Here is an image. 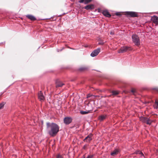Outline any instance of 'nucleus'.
Listing matches in <instances>:
<instances>
[{"label":"nucleus","instance_id":"obj_1","mask_svg":"<svg viewBox=\"0 0 158 158\" xmlns=\"http://www.w3.org/2000/svg\"><path fill=\"white\" fill-rule=\"evenodd\" d=\"M47 128L48 134L52 136H55L59 131V127L56 123H47Z\"/></svg>","mask_w":158,"mask_h":158},{"label":"nucleus","instance_id":"obj_2","mask_svg":"<svg viewBox=\"0 0 158 158\" xmlns=\"http://www.w3.org/2000/svg\"><path fill=\"white\" fill-rule=\"evenodd\" d=\"M132 41L137 46L140 45V42L139 37L136 35H133L132 36Z\"/></svg>","mask_w":158,"mask_h":158},{"label":"nucleus","instance_id":"obj_3","mask_svg":"<svg viewBox=\"0 0 158 158\" xmlns=\"http://www.w3.org/2000/svg\"><path fill=\"white\" fill-rule=\"evenodd\" d=\"M125 14L130 17H137L138 16L137 13L135 12L127 11L126 12Z\"/></svg>","mask_w":158,"mask_h":158},{"label":"nucleus","instance_id":"obj_4","mask_svg":"<svg viewBox=\"0 0 158 158\" xmlns=\"http://www.w3.org/2000/svg\"><path fill=\"white\" fill-rule=\"evenodd\" d=\"M101 49L100 48H98L96 49L93 51L91 53L90 55L92 57H94L97 56L100 52Z\"/></svg>","mask_w":158,"mask_h":158},{"label":"nucleus","instance_id":"obj_5","mask_svg":"<svg viewBox=\"0 0 158 158\" xmlns=\"http://www.w3.org/2000/svg\"><path fill=\"white\" fill-rule=\"evenodd\" d=\"M64 121L65 124L68 125L72 122V118L70 117H66L64 118Z\"/></svg>","mask_w":158,"mask_h":158},{"label":"nucleus","instance_id":"obj_6","mask_svg":"<svg viewBox=\"0 0 158 158\" xmlns=\"http://www.w3.org/2000/svg\"><path fill=\"white\" fill-rule=\"evenodd\" d=\"M129 48H130L129 47L127 46H123L121 48L118 52L119 53H122L125 52L128 50Z\"/></svg>","mask_w":158,"mask_h":158},{"label":"nucleus","instance_id":"obj_7","mask_svg":"<svg viewBox=\"0 0 158 158\" xmlns=\"http://www.w3.org/2000/svg\"><path fill=\"white\" fill-rule=\"evenodd\" d=\"M92 134H89L84 139L83 141L87 142H90L92 139Z\"/></svg>","mask_w":158,"mask_h":158},{"label":"nucleus","instance_id":"obj_8","mask_svg":"<svg viewBox=\"0 0 158 158\" xmlns=\"http://www.w3.org/2000/svg\"><path fill=\"white\" fill-rule=\"evenodd\" d=\"M38 97L40 101H43L45 99V97L41 91L38 93Z\"/></svg>","mask_w":158,"mask_h":158},{"label":"nucleus","instance_id":"obj_9","mask_svg":"<svg viewBox=\"0 0 158 158\" xmlns=\"http://www.w3.org/2000/svg\"><path fill=\"white\" fill-rule=\"evenodd\" d=\"M151 19L154 23L156 24H158V17L154 15L152 17Z\"/></svg>","mask_w":158,"mask_h":158},{"label":"nucleus","instance_id":"obj_10","mask_svg":"<svg viewBox=\"0 0 158 158\" xmlns=\"http://www.w3.org/2000/svg\"><path fill=\"white\" fill-rule=\"evenodd\" d=\"M102 14L107 17H111V15L107 10H104L102 12Z\"/></svg>","mask_w":158,"mask_h":158},{"label":"nucleus","instance_id":"obj_11","mask_svg":"<svg viewBox=\"0 0 158 158\" xmlns=\"http://www.w3.org/2000/svg\"><path fill=\"white\" fill-rule=\"evenodd\" d=\"M94 5L93 4H89L85 6L84 8L86 10H93V9Z\"/></svg>","mask_w":158,"mask_h":158},{"label":"nucleus","instance_id":"obj_12","mask_svg":"<svg viewBox=\"0 0 158 158\" xmlns=\"http://www.w3.org/2000/svg\"><path fill=\"white\" fill-rule=\"evenodd\" d=\"M27 17L32 21H35L36 20V18L34 16L31 15H26Z\"/></svg>","mask_w":158,"mask_h":158},{"label":"nucleus","instance_id":"obj_13","mask_svg":"<svg viewBox=\"0 0 158 158\" xmlns=\"http://www.w3.org/2000/svg\"><path fill=\"white\" fill-rule=\"evenodd\" d=\"M92 0H80L79 1V2L80 3H84L85 4H87L90 2Z\"/></svg>","mask_w":158,"mask_h":158},{"label":"nucleus","instance_id":"obj_14","mask_svg":"<svg viewBox=\"0 0 158 158\" xmlns=\"http://www.w3.org/2000/svg\"><path fill=\"white\" fill-rule=\"evenodd\" d=\"M119 152L118 149H115L113 152H112L111 153L110 155L111 156H114V155L117 154Z\"/></svg>","mask_w":158,"mask_h":158},{"label":"nucleus","instance_id":"obj_15","mask_svg":"<svg viewBox=\"0 0 158 158\" xmlns=\"http://www.w3.org/2000/svg\"><path fill=\"white\" fill-rule=\"evenodd\" d=\"M64 84L61 81H57L56 82V87H62Z\"/></svg>","mask_w":158,"mask_h":158},{"label":"nucleus","instance_id":"obj_16","mask_svg":"<svg viewBox=\"0 0 158 158\" xmlns=\"http://www.w3.org/2000/svg\"><path fill=\"white\" fill-rule=\"evenodd\" d=\"M140 120L143 123H146L147 118L146 117H141L140 118Z\"/></svg>","mask_w":158,"mask_h":158},{"label":"nucleus","instance_id":"obj_17","mask_svg":"<svg viewBox=\"0 0 158 158\" xmlns=\"http://www.w3.org/2000/svg\"><path fill=\"white\" fill-rule=\"evenodd\" d=\"M106 118V116L104 115H101L99 117V119L100 121H102Z\"/></svg>","mask_w":158,"mask_h":158},{"label":"nucleus","instance_id":"obj_18","mask_svg":"<svg viewBox=\"0 0 158 158\" xmlns=\"http://www.w3.org/2000/svg\"><path fill=\"white\" fill-rule=\"evenodd\" d=\"M112 95H115L118 94H119V92L118 91L113 90L112 92Z\"/></svg>","mask_w":158,"mask_h":158},{"label":"nucleus","instance_id":"obj_19","mask_svg":"<svg viewBox=\"0 0 158 158\" xmlns=\"http://www.w3.org/2000/svg\"><path fill=\"white\" fill-rule=\"evenodd\" d=\"M89 111H81L80 112V113L82 114H88V113H89Z\"/></svg>","mask_w":158,"mask_h":158},{"label":"nucleus","instance_id":"obj_20","mask_svg":"<svg viewBox=\"0 0 158 158\" xmlns=\"http://www.w3.org/2000/svg\"><path fill=\"white\" fill-rule=\"evenodd\" d=\"M135 153L136 154H141V155L142 156H144L142 152H140L139 151H136L135 152Z\"/></svg>","mask_w":158,"mask_h":158},{"label":"nucleus","instance_id":"obj_21","mask_svg":"<svg viewBox=\"0 0 158 158\" xmlns=\"http://www.w3.org/2000/svg\"><path fill=\"white\" fill-rule=\"evenodd\" d=\"M152 121L149 119L147 118L146 123L148 124H150L152 123Z\"/></svg>","mask_w":158,"mask_h":158},{"label":"nucleus","instance_id":"obj_22","mask_svg":"<svg viewBox=\"0 0 158 158\" xmlns=\"http://www.w3.org/2000/svg\"><path fill=\"white\" fill-rule=\"evenodd\" d=\"M93 155H89L86 157L84 156L82 158H93Z\"/></svg>","mask_w":158,"mask_h":158},{"label":"nucleus","instance_id":"obj_23","mask_svg":"<svg viewBox=\"0 0 158 158\" xmlns=\"http://www.w3.org/2000/svg\"><path fill=\"white\" fill-rule=\"evenodd\" d=\"M86 69V68L85 67H81L79 68V70L80 71H82L85 70Z\"/></svg>","mask_w":158,"mask_h":158},{"label":"nucleus","instance_id":"obj_24","mask_svg":"<svg viewBox=\"0 0 158 158\" xmlns=\"http://www.w3.org/2000/svg\"><path fill=\"white\" fill-rule=\"evenodd\" d=\"M5 104L4 102L0 104V109L2 108L4 106Z\"/></svg>","mask_w":158,"mask_h":158},{"label":"nucleus","instance_id":"obj_25","mask_svg":"<svg viewBox=\"0 0 158 158\" xmlns=\"http://www.w3.org/2000/svg\"><path fill=\"white\" fill-rule=\"evenodd\" d=\"M56 158H63V157L61 155L58 154L57 155Z\"/></svg>","mask_w":158,"mask_h":158},{"label":"nucleus","instance_id":"obj_26","mask_svg":"<svg viewBox=\"0 0 158 158\" xmlns=\"http://www.w3.org/2000/svg\"><path fill=\"white\" fill-rule=\"evenodd\" d=\"M131 92L133 94H134V93L135 92V90L134 89H132L131 90Z\"/></svg>","mask_w":158,"mask_h":158},{"label":"nucleus","instance_id":"obj_27","mask_svg":"<svg viewBox=\"0 0 158 158\" xmlns=\"http://www.w3.org/2000/svg\"><path fill=\"white\" fill-rule=\"evenodd\" d=\"M155 103L156 105V106H158V101H157V100H156Z\"/></svg>","mask_w":158,"mask_h":158},{"label":"nucleus","instance_id":"obj_28","mask_svg":"<svg viewBox=\"0 0 158 158\" xmlns=\"http://www.w3.org/2000/svg\"><path fill=\"white\" fill-rule=\"evenodd\" d=\"M116 15H118V16H120L121 15L120 14L119 12H117L116 13Z\"/></svg>","mask_w":158,"mask_h":158},{"label":"nucleus","instance_id":"obj_29","mask_svg":"<svg viewBox=\"0 0 158 158\" xmlns=\"http://www.w3.org/2000/svg\"><path fill=\"white\" fill-rule=\"evenodd\" d=\"M86 146H87L86 145H85L84 146V147H83V148H84V149H85V148H86Z\"/></svg>","mask_w":158,"mask_h":158},{"label":"nucleus","instance_id":"obj_30","mask_svg":"<svg viewBox=\"0 0 158 158\" xmlns=\"http://www.w3.org/2000/svg\"><path fill=\"white\" fill-rule=\"evenodd\" d=\"M91 96V95L90 94H88L87 96V98H89Z\"/></svg>","mask_w":158,"mask_h":158},{"label":"nucleus","instance_id":"obj_31","mask_svg":"<svg viewBox=\"0 0 158 158\" xmlns=\"http://www.w3.org/2000/svg\"><path fill=\"white\" fill-rule=\"evenodd\" d=\"M84 46L85 47H86V48L88 47H89L88 45H85Z\"/></svg>","mask_w":158,"mask_h":158},{"label":"nucleus","instance_id":"obj_32","mask_svg":"<svg viewBox=\"0 0 158 158\" xmlns=\"http://www.w3.org/2000/svg\"><path fill=\"white\" fill-rule=\"evenodd\" d=\"M156 109H157L158 108V106H157L155 107Z\"/></svg>","mask_w":158,"mask_h":158},{"label":"nucleus","instance_id":"obj_33","mask_svg":"<svg viewBox=\"0 0 158 158\" xmlns=\"http://www.w3.org/2000/svg\"><path fill=\"white\" fill-rule=\"evenodd\" d=\"M156 151L158 152V149L156 150Z\"/></svg>","mask_w":158,"mask_h":158},{"label":"nucleus","instance_id":"obj_34","mask_svg":"<svg viewBox=\"0 0 158 158\" xmlns=\"http://www.w3.org/2000/svg\"><path fill=\"white\" fill-rule=\"evenodd\" d=\"M59 51L58 50V49H57V51L58 52H59Z\"/></svg>","mask_w":158,"mask_h":158}]
</instances>
